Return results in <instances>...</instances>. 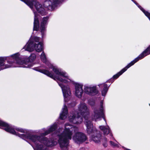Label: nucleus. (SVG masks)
Returning <instances> with one entry per match:
<instances>
[{
    "mask_svg": "<svg viewBox=\"0 0 150 150\" xmlns=\"http://www.w3.org/2000/svg\"><path fill=\"white\" fill-rule=\"evenodd\" d=\"M57 127V123H54L47 128L39 130V135L32 134L34 131L31 129H23L13 126L3 121L0 119V128H2L11 134L17 136L26 140L29 139L33 143L32 146L34 150H47V146L51 147L59 143L61 149L68 150L69 146V140L72 139L73 132L78 130L77 127L66 123L63 131L62 128H59L56 131L54 135L57 138H48L45 136L54 131Z\"/></svg>",
    "mask_w": 150,
    "mask_h": 150,
    "instance_id": "1",
    "label": "nucleus"
},
{
    "mask_svg": "<svg viewBox=\"0 0 150 150\" xmlns=\"http://www.w3.org/2000/svg\"><path fill=\"white\" fill-rule=\"evenodd\" d=\"M20 56L19 53H17L9 56L1 57L0 69L16 67L30 68L33 66L31 62L35 60V54L32 53L28 57H20Z\"/></svg>",
    "mask_w": 150,
    "mask_h": 150,
    "instance_id": "2",
    "label": "nucleus"
},
{
    "mask_svg": "<svg viewBox=\"0 0 150 150\" xmlns=\"http://www.w3.org/2000/svg\"><path fill=\"white\" fill-rule=\"evenodd\" d=\"M26 2L23 1L28 5L33 10L35 15L34 22L33 30L38 31L40 28L41 33L42 37L43 38L45 35L46 28L48 23V17H44L41 21L40 27H39V19L40 16L36 11L33 10V4L37 12L42 15H45L46 12L45 8L42 7V5L37 1L36 0H25Z\"/></svg>",
    "mask_w": 150,
    "mask_h": 150,
    "instance_id": "3",
    "label": "nucleus"
},
{
    "mask_svg": "<svg viewBox=\"0 0 150 150\" xmlns=\"http://www.w3.org/2000/svg\"><path fill=\"white\" fill-rule=\"evenodd\" d=\"M89 117V110L86 105L83 102H81L78 105V112L73 111L69 115L68 118L71 123L78 124L82 122V117H83L85 119L87 132L90 134L93 131V129L91 122L88 119Z\"/></svg>",
    "mask_w": 150,
    "mask_h": 150,
    "instance_id": "4",
    "label": "nucleus"
},
{
    "mask_svg": "<svg viewBox=\"0 0 150 150\" xmlns=\"http://www.w3.org/2000/svg\"><path fill=\"white\" fill-rule=\"evenodd\" d=\"M33 69L43 73L53 79L54 80H56L62 89L64 102H67L69 100L70 96L71 94L70 87L68 85H64L63 84V83H65L64 82L59 81L57 79L58 78H62L61 75L59 74H58V71L59 70L62 71H64L62 69H59L56 68H54L53 69L54 72L57 75L55 76L52 73L48 71L40 69L39 67H34L33 68Z\"/></svg>",
    "mask_w": 150,
    "mask_h": 150,
    "instance_id": "5",
    "label": "nucleus"
},
{
    "mask_svg": "<svg viewBox=\"0 0 150 150\" xmlns=\"http://www.w3.org/2000/svg\"><path fill=\"white\" fill-rule=\"evenodd\" d=\"M62 76V78H58V79L66 83H71L74 87V94L77 97L81 98L84 92L83 89V85L82 83L74 81L65 71H62L60 70L58 71Z\"/></svg>",
    "mask_w": 150,
    "mask_h": 150,
    "instance_id": "6",
    "label": "nucleus"
},
{
    "mask_svg": "<svg viewBox=\"0 0 150 150\" xmlns=\"http://www.w3.org/2000/svg\"><path fill=\"white\" fill-rule=\"evenodd\" d=\"M103 102L101 101L100 103V110H98L96 108L94 109L92 118L96 121L101 117H103L105 122L106 126H100L99 127V128L103 132L104 136H106L109 134V136H110V137H112L114 139L110 128L107 125L106 120L103 117Z\"/></svg>",
    "mask_w": 150,
    "mask_h": 150,
    "instance_id": "7",
    "label": "nucleus"
},
{
    "mask_svg": "<svg viewBox=\"0 0 150 150\" xmlns=\"http://www.w3.org/2000/svg\"><path fill=\"white\" fill-rule=\"evenodd\" d=\"M23 48L25 50L29 52H33L35 50L36 52H40L43 50V44L42 42L34 44V42H31L30 40L24 46Z\"/></svg>",
    "mask_w": 150,
    "mask_h": 150,
    "instance_id": "8",
    "label": "nucleus"
},
{
    "mask_svg": "<svg viewBox=\"0 0 150 150\" xmlns=\"http://www.w3.org/2000/svg\"><path fill=\"white\" fill-rule=\"evenodd\" d=\"M84 92L85 94L90 96H95L98 93L96 86L93 85H84Z\"/></svg>",
    "mask_w": 150,
    "mask_h": 150,
    "instance_id": "9",
    "label": "nucleus"
},
{
    "mask_svg": "<svg viewBox=\"0 0 150 150\" xmlns=\"http://www.w3.org/2000/svg\"><path fill=\"white\" fill-rule=\"evenodd\" d=\"M87 139V137L84 134L80 132H76L72 137L74 141L78 144L84 142Z\"/></svg>",
    "mask_w": 150,
    "mask_h": 150,
    "instance_id": "10",
    "label": "nucleus"
},
{
    "mask_svg": "<svg viewBox=\"0 0 150 150\" xmlns=\"http://www.w3.org/2000/svg\"><path fill=\"white\" fill-rule=\"evenodd\" d=\"M62 1V0H47L44 2V6L49 10H52L57 4Z\"/></svg>",
    "mask_w": 150,
    "mask_h": 150,
    "instance_id": "11",
    "label": "nucleus"
},
{
    "mask_svg": "<svg viewBox=\"0 0 150 150\" xmlns=\"http://www.w3.org/2000/svg\"><path fill=\"white\" fill-rule=\"evenodd\" d=\"M137 61L135 59L133 61H131L130 63H129L125 67L122 69L120 71L118 72L116 74L114 75L112 78L114 79H116L118 78L123 73L125 72L127 69L129 68L132 66L135 63L137 62Z\"/></svg>",
    "mask_w": 150,
    "mask_h": 150,
    "instance_id": "12",
    "label": "nucleus"
},
{
    "mask_svg": "<svg viewBox=\"0 0 150 150\" xmlns=\"http://www.w3.org/2000/svg\"><path fill=\"white\" fill-rule=\"evenodd\" d=\"M40 59L43 62L45 63L49 69H52L53 71L54 72L53 69L54 68H57L59 69H61L58 68L57 67L53 66L52 64H51L49 61H47L46 57V55L44 52H42L41 55H40Z\"/></svg>",
    "mask_w": 150,
    "mask_h": 150,
    "instance_id": "13",
    "label": "nucleus"
},
{
    "mask_svg": "<svg viewBox=\"0 0 150 150\" xmlns=\"http://www.w3.org/2000/svg\"><path fill=\"white\" fill-rule=\"evenodd\" d=\"M150 54V45L135 59L137 62L148 55Z\"/></svg>",
    "mask_w": 150,
    "mask_h": 150,
    "instance_id": "14",
    "label": "nucleus"
},
{
    "mask_svg": "<svg viewBox=\"0 0 150 150\" xmlns=\"http://www.w3.org/2000/svg\"><path fill=\"white\" fill-rule=\"evenodd\" d=\"M68 114V110L67 106L64 105L62 108V112L60 115V118L62 120H65L67 117Z\"/></svg>",
    "mask_w": 150,
    "mask_h": 150,
    "instance_id": "15",
    "label": "nucleus"
},
{
    "mask_svg": "<svg viewBox=\"0 0 150 150\" xmlns=\"http://www.w3.org/2000/svg\"><path fill=\"white\" fill-rule=\"evenodd\" d=\"M98 86L100 88L103 87V90L101 91V93L103 96H105L108 90L109 87L105 83L99 84Z\"/></svg>",
    "mask_w": 150,
    "mask_h": 150,
    "instance_id": "16",
    "label": "nucleus"
},
{
    "mask_svg": "<svg viewBox=\"0 0 150 150\" xmlns=\"http://www.w3.org/2000/svg\"><path fill=\"white\" fill-rule=\"evenodd\" d=\"M91 139L96 143L99 144L101 142L102 138L100 134H98L92 136Z\"/></svg>",
    "mask_w": 150,
    "mask_h": 150,
    "instance_id": "17",
    "label": "nucleus"
},
{
    "mask_svg": "<svg viewBox=\"0 0 150 150\" xmlns=\"http://www.w3.org/2000/svg\"><path fill=\"white\" fill-rule=\"evenodd\" d=\"M110 138L111 139L115 140V141L116 142H113L112 141H110V145L113 147H118L119 146V144L115 140L114 138V139L112 137H110Z\"/></svg>",
    "mask_w": 150,
    "mask_h": 150,
    "instance_id": "18",
    "label": "nucleus"
},
{
    "mask_svg": "<svg viewBox=\"0 0 150 150\" xmlns=\"http://www.w3.org/2000/svg\"><path fill=\"white\" fill-rule=\"evenodd\" d=\"M31 38L28 41H30L31 42H34V44L35 43V42H38L40 41V38L37 37H34L33 40H31Z\"/></svg>",
    "mask_w": 150,
    "mask_h": 150,
    "instance_id": "19",
    "label": "nucleus"
},
{
    "mask_svg": "<svg viewBox=\"0 0 150 150\" xmlns=\"http://www.w3.org/2000/svg\"><path fill=\"white\" fill-rule=\"evenodd\" d=\"M101 142L103 143V145L104 147L107 146V140L106 138H104L102 139Z\"/></svg>",
    "mask_w": 150,
    "mask_h": 150,
    "instance_id": "20",
    "label": "nucleus"
},
{
    "mask_svg": "<svg viewBox=\"0 0 150 150\" xmlns=\"http://www.w3.org/2000/svg\"><path fill=\"white\" fill-rule=\"evenodd\" d=\"M143 12L145 15V10L140 6H139L135 1L134 0H131Z\"/></svg>",
    "mask_w": 150,
    "mask_h": 150,
    "instance_id": "21",
    "label": "nucleus"
},
{
    "mask_svg": "<svg viewBox=\"0 0 150 150\" xmlns=\"http://www.w3.org/2000/svg\"><path fill=\"white\" fill-rule=\"evenodd\" d=\"M79 150H85V149L84 148H82L79 149Z\"/></svg>",
    "mask_w": 150,
    "mask_h": 150,
    "instance_id": "22",
    "label": "nucleus"
}]
</instances>
